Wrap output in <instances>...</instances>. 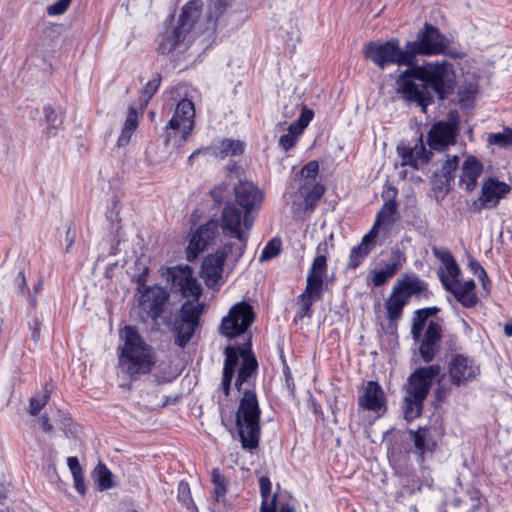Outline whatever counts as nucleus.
Returning <instances> with one entry per match:
<instances>
[{"label": "nucleus", "instance_id": "nucleus-27", "mask_svg": "<svg viewBox=\"0 0 512 512\" xmlns=\"http://www.w3.org/2000/svg\"><path fill=\"white\" fill-rule=\"evenodd\" d=\"M385 403V394L381 386L375 381H369L359 397V405L367 410L380 411L385 407Z\"/></svg>", "mask_w": 512, "mask_h": 512}, {"label": "nucleus", "instance_id": "nucleus-8", "mask_svg": "<svg viewBox=\"0 0 512 512\" xmlns=\"http://www.w3.org/2000/svg\"><path fill=\"white\" fill-rule=\"evenodd\" d=\"M197 14L195 3L184 6L177 25L167 28L158 39V52L169 54L176 49L186 47Z\"/></svg>", "mask_w": 512, "mask_h": 512}, {"label": "nucleus", "instance_id": "nucleus-28", "mask_svg": "<svg viewBox=\"0 0 512 512\" xmlns=\"http://www.w3.org/2000/svg\"><path fill=\"white\" fill-rule=\"evenodd\" d=\"M397 152L402 158L404 165H410L415 169H419L424 164H426L429 161L431 155V153L426 150L421 139L420 142L412 148L398 146Z\"/></svg>", "mask_w": 512, "mask_h": 512}, {"label": "nucleus", "instance_id": "nucleus-59", "mask_svg": "<svg viewBox=\"0 0 512 512\" xmlns=\"http://www.w3.org/2000/svg\"><path fill=\"white\" fill-rule=\"evenodd\" d=\"M449 55L453 58H462L463 57V53H457V52H449Z\"/></svg>", "mask_w": 512, "mask_h": 512}, {"label": "nucleus", "instance_id": "nucleus-24", "mask_svg": "<svg viewBox=\"0 0 512 512\" xmlns=\"http://www.w3.org/2000/svg\"><path fill=\"white\" fill-rule=\"evenodd\" d=\"M434 255L443 264L438 269V275L443 286L448 290L459 282L460 268L450 251L446 249H434Z\"/></svg>", "mask_w": 512, "mask_h": 512}, {"label": "nucleus", "instance_id": "nucleus-1", "mask_svg": "<svg viewBox=\"0 0 512 512\" xmlns=\"http://www.w3.org/2000/svg\"><path fill=\"white\" fill-rule=\"evenodd\" d=\"M396 79V91L407 101L418 103L426 112L430 102L427 87L432 88L440 98L452 89L454 73L448 61L428 62L408 66Z\"/></svg>", "mask_w": 512, "mask_h": 512}, {"label": "nucleus", "instance_id": "nucleus-57", "mask_svg": "<svg viewBox=\"0 0 512 512\" xmlns=\"http://www.w3.org/2000/svg\"><path fill=\"white\" fill-rule=\"evenodd\" d=\"M504 334L508 337H512V322H509L504 326Z\"/></svg>", "mask_w": 512, "mask_h": 512}, {"label": "nucleus", "instance_id": "nucleus-16", "mask_svg": "<svg viewBox=\"0 0 512 512\" xmlns=\"http://www.w3.org/2000/svg\"><path fill=\"white\" fill-rule=\"evenodd\" d=\"M332 244L325 240L317 246V256L314 258L307 275L306 290L307 293L322 296L324 277L327 272V256Z\"/></svg>", "mask_w": 512, "mask_h": 512}, {"label": "nucleus", "instance_id": "nucleus-56", "mask_svg": "<svg viewBox=\"0 0 512 512\" xmlns=\"http://www.w3.org/2000/svg\"><path fill=\"white\" fill-rule=\"evenodd\" d=\"M41 427L46 432L52 431V425L49 423V419L46 416H42L40 418Z\"/></svg>", "mask_w": 512, "mask_h": 512}, {"label": "nucleus", "instance_id": "nucleus-18", "mask_svg": "<svg viewBox=\"0 0 512 512\" xmlns=\"http://www.w3.org/2000/svg\"><path fill=\"white\" fill-rule=\"evenodd\" d=\"M479 373V366L468 356L453 354L448 361V374L453 385L460 386L473 381Z\"/></svg>", "mask_w": 512, "mask_h": 512}, {"label": "nucleus", "instance_id": "nucleus-3", "mask_svg": "<svg viewBox=\"0 0 512 512\" xmlns=\"http://www.w3.org/2000/svg\"><path fill=\"white\" fill-rule=\"evenodd\" d=\"M122 346L118 357L119 369L132 379L152 371L155 363V353L140 336L134 326L127 325L119 332Z\"/></svg>", "mask_w": 512, "mask_h": 512}, {"label": "nucleus", "instance_id": "nucleus-25", "mask_svg": "<svg viewBox=\"0 0 512 512\" xmlns=\"http://www.w3.org/2000/svg\"><path fill=\"white\" fill-rule=\"evenodd\" d=\"M482 171L483 165L481 162L474 156H468L461 166L459 186L467 193L473 192L477 187L478 178Z\"/></svg>", "mask_w": 512, "mask_h": 512}, {"label": "nucleus", "instance_id": "nucleus-58", "mask_svg": "<svg viewBox=\"0 0 512 512\" xmlns=\"http://www.w3.org/2000/svg\"><path fill=\"white\" fill-rule=\"evenodd\" d=\"M6 496V488L3 484H0V500Z\"/></svg>", "mask_w": 512, "mask_h": 512}, {"label": "nucleus", "instance_id": "nucleus-38", "mask_svg": "<svg viewBox=\"0 0 512 512\" xmlns=\"http://www.w3.org/2000/svg\"><path fill=\"white\" fill-rule=\"evenodd\" d=\"M211 481L213 484V492L215 499L218 502H225V496L227 493V480L220 473L219 469H213L211 472Z\"/></svg>", "mask_w": 512, "mask_h": 512}, {"label": "nucleus", "instance_id": "nucleus-5", "mask_svg": "<svg viewBox=\"0 0 512 512\" xmlns=\"http://www.w3.org/2000/svg\"><path fill=\"white\" fill-rule=\"evenodd\" d=\"M441 366L438 364L416 369L408 378L405 386L403 403L404 418L412 421L422 412L423 402L426 399L434 379L440 375Z\"/></svg>", "mask_w": 512, "mask_h": 512}, {"label": "nucleus", "instance_id": "nucleus-43", "mask_svg": "<svg viewBox=\"0 0 512 512\" xmlns=\"http://www.w3.org/2000/svg\"><path fill=\"white\" fill-rule=\"evenodd\" d=\"M71 2L72 0H58L47 7V14L49 16H60L68 10Z\"/></svg>", "mask_w": 512, "mask_h": 512}, {"label": "nucleus", "instance_id": "nucleus-45", "mask_svg": "<svg viewBox=\"0 0 512 512\" xmlns=\"http://www.w3.org/2000/svg\"><path fill=\"white\" fill-rule=\"evenodd\" d=\"M49 398V394L46 391L41 397H35L30 400V408L29 412L32 415H36L40 412V410L44 407V405L47 403V400Z\"/></svg>", "mask_w": 512, "mask_h": 512}, {"label": "nucleus", "instance_id": "nucleus-12", "mask_svg": "<svg viewBox=\"0 0 512 512\" xmlns=\"http://www.w3.org/2000/svg\"><path fill=\"white\" fill-rule=\"evenodd\" d=\"M203 308V304L196 300H187L182 304L173 324L175 343L179 347H185L192 339L199 326Z\"/></svg>", "mask_w": 512, "mask_h": 512}, {"label": "nucleus", "instance_id": "nucleus-39", "mask_svg": "<svg viewBox=\"0 0 512 512\" xmlns=\"http://www.w3.org/2000/svg\"><path fill=\"white\" fill-rule=\"evenodd\" d=\"M487 141L490 145L507 147L512 144V129L505 128L502 132L491 133L488 135Z\"/></svg>", "mask_w": 512, "mask_h": 512}, {"label": "nucleus", "instance_id": "nucleus-20", "mask_svg": "<svg viewBox=\"0 0 512 512\" xmlns=\"http://www.w3.org/2000/svg\"><path fill=\"white\" fill-rule=\"evenodd\" d=\"M457 130V123L452 118L448 122L440 121L433 124L427 137L429 147L436 151L445 150L455 143Z\"/></svg>", "mask_w": 512, "mask_h": 512}, {"label": "nucleus", "instance_id": "nucleus-41", "mask_svg": "<svg viewBox=\"0 0 512 512\" xmlns=\"http://www.w3.org/2000/svg\"><path fill=\"white\" fill-rule=\"evenodd\" d=\"M320 298H321V296H316V294L307 293V290L305 289L304 292L300 295V300H301V309L299 312L300 315L302 317L309 316L313 302Z\"/></svg>", "mask_w": 512, "mask_h": 512}, {"label": "nucleus", "instance_id": "nucleus-32", "mask_svg": "<svg viewBox=\"0 0 512 512\" xmlns=\"http://www.w3.org/2000/svg\"><path fill=\"white\" fill-rule=\"evenodd\" d=\"M413 437L415 449L423 460L426 453H432L436 448V441L433 439L430 429L420 428L416 431L410 430Z\"/></svg>", "mask_w": 512, "mask_h": 512}, {"label": "nucleus", "instance_id": "nucleus-29", "mask_svg": "<svg viewBox=\"0 0 512 512\" xmlns=\"http://www.w3.org/2000/svg\"><path fill=\"white\" fill-rule=\"evenodd\" d=\"M376 238L377 236L374 230H369V232L363 236L361 243L353 247L350 252L347 262L348 268L355 269L363 262L374 249Z\"/></svg>", "mask_w": 512, "mask_h": 512}, {"label": "nucleus", "instance_id": "nucleus-60", "mask_svg": "<svg viewBox=\"0 0 512 512\" xmlns=\"http://www.w3.org/2000/svg\"><path fill=\"white\" fill-rule=\"evenodd\" d=\"M32 337L35 341H37L40 337V334H39V330L38 329H34L33 333H32Z\"/></svg>", "mask_w": 512, "mask_h": 512}, {"label": "nucleus", "instance_id": "nucleus-44", "mask_svg": "<svg viewBox=\"0 0 512 512\" xmlns=\"http://www.w3.org/2000/svg\"><path fill=\"white\" fill-rule=\"evenodd\" d=\"M179 499L185 503L190 512H197V508L190 498V489L188 484L181 483L179 486Z\"/></svg>", "mask_w": 512, "mask_h": 512}, {"label": "nucleus", "instance_id": "nucleus-37", "mask_svg": "<svg viewBox=\"0 0 512 512\" xmlns=\"http://www.w3.org/2000/svg\"><path fill=\"white\" fill-rule=\"evenodd\" d=\"M92 478L100 491L114 487L113 474L103 463H99L95 467Z\"/></svg>", "mask_w": 512, "mask_h": 512}, {"label": "nucleus", "instance_id": "nucleus-30", "mask_svg": "<svg viewBox=\"0 0 512 512\" xmlns=\"http://www.w3.org/2000/svg\"><path fill=\"white\" fill-rule=\"evenodd\" d=\"M401 296L408 302L409 298L424 292L426 284L415 275H405L393 285Z\"/></svg>", "mask_w": 512, "mask_h": 512}, {"label": "nucleus", "instance_id": "nucleus-46", "mask_svg": "<svg viewBox=\"0 0 512 512\" xmlns=\"http://www.w3.org/2000/svg\"><path fill=\"white\" fill-rule=\"evenodd\" d=\"M470 268L475 275L482 281L483 288L485 290H489V280L487 278V273L484 268L476 261L470 262Z\"/></svg>", "mask_w": 512, "mask_h": 512}, {"label": "nucleus", "instance_id": "nucleus-19", "mask_svg": "<svg viewBox=\"0 0 512 512\" xmlns=\"http://www.w3.org/2000/svg\"><path fill=\"white\" fill-rule=\"evenodd\" d=\"M169 299L166 289L159 286L145 288L139 298V306L143 313L156 320L163 312V308Z\"/></svg>", "mask_w": 512, "mask_h": 512}, {"label": "nucleus", "instance_id": "nucleus-13", "mask_svg": "<svg viewBox=\"0 0 512 512\" xmlns=\"http://www.w3.org/2000/svg\"><path fill=\"white\" fill-rule=\"evenodd\" d=\"M235 249L233 244H226L218 249L215 253L206 256L202 262L200 277L209 288H217L221 286L224 279V265L225 261L235 264L234 261Z\"/></svg>", "mask_w": 512, "mask_h": 512}, {"label": "nucleus", "instance_id": "nucleus-52", "mask_svg": "<svg viewBox=\"0 0 512 512\" xmlns=\"http://www.w3.org/2000/svg\"><path fill=\"white\" fill-rule=\"evenodd\" d=\"M73 480H74V487L77 490V492L80 493L81 495H85L86 485H85V481H84V475L81 474V475L73 476Z\"/></svg>", "mask_w": 512, "mask_h": 512}, {"label": "nucleus", "instance_id": "nucleus-17", "mask_svg": "<svg viewBox=\"0 0 512 512\" xmlns=\"http://www.w3.org/2000/svg\"><path fill=\"white\" fill-rule=\"evenodd\" d=\"M167 277L175 287L179 288L184 297H191V300L200 302L202 288L190 266L170 267L167 269Z\"/></svg>", "mask_w": 512, "mask_h": 512}, {"label": "nucleus", "instance_id": "nucleus-48", "mask_svg": "<svg viewBox=\"0 0 512 512\" xmlns=\"http://www.w3.org/2000/svg\"><path fill=\"white\" fill-rule=\"evenodd\" d=\"M47 122L49 124V133L52 135H56L58 129L60 128L62 122L58 115L54 111H50L46 115Z\"/></svg>", "mask_w": 512, "mask_h": 512}, {"label": "nucleus", "instance_id": "nucleus-14", "mask_svg": "<svg viewBox=\"0 0 512 512\" xmlns=\"http://www.w3.org/2000/svg\"><path fill=\"white\" fill-rule=\"evenodd\" d=\"M255 314L250 304L239 302L234 304L228 314L221 320L219 333L229 339L245 333L252 322Z\"/></svg>", "mask_w": 512, "mask_h": 512}, {"label": "nucleus", "instance_id": "nucleus-22", "mask_svg": "<svg viewBox=\"0 0 512 512\" xmlns=\"http://www.w3.org/2000/svg\"><path fill=\"white\" fill-rule=\"evenodd\" d=\"M324 192L325 188L323 185L304 182L298 191L299 197L303 198V201H294L291 206L293 216L298 218L306 211L313 210Z\"/></svg>", "mask_w": 512, "mask_h": 512}, {"label": "nucleus", "instance_id": "nucleus-7", "mask_svg": "<svg viewBox=\"0 0 512 512\" xmlns=\"http://www.w3.org/2000/svg\"><path fill=\"white\" fill-rule=\"evenodd\" d=\"M431 308L415 311L411 334L415 341H420L419 353L425 362H430L438 351L441 339V326L429 318L433 315Z\"/></svg>", "mask_w": 512, "mask_h": 512}, {"label": "nucleus", "instance_id": "nucleus-47", "mask_svg": "<svg viewBox=\"0 0 512 512\" xmlns=\"http://www.w3.org/2000/svg\"><path fill=\"white\" fill-rule=\"evenodd\" d=\"M458 156L449 157L442 166V172L446 178H452V174L458 167Z\"/></svg>", "mask_w": 512, "mask_h": 512}, {"label": "nucleus", "instance_id": "nucleus-21", "mask_svg": "<svg viewBox=\"0 0 512 512\" xmlns=\"http://www.w3.org/2000/svg\"><path fill=\"white\" fill-rule=\"evenodd\" d=\"M218 233V224L215 221H209L197 228L191 235L187 247L188 260H194L198 254L204 251L216 238Z\"/></svg>", "mask_w": 512, "mask_h": 512}, {"label": "nucleus", "instance_id": "nucleus-49", "mask_svg": "<svg viewBox=\"0 0 512 512\" xmlns=\"http://www.w3.org/2000/svg\"><path fill=\"white\" fill-rule=\"evenodd\" d=\"M67 465L72 476H77L83 474V470L80 466V463L76 457H68Z\"/></svg>", "mask_w": 512, "mask_h": 512}, {"label": "nucleus", "instance_id": "nucleus-9", "mask_svg": "<svg viewBox=\"0 0 512 512\" xmlns=\"http://www.w3.org/2000/svg\"><path fill=\"white\" fill-rule=\"evenodd\" d=\"M364 56L381 69H385L392 64L412 66L407 45L405 44L404 48H402L397 38H392L385 42H368L365 45Z\"/></svg>", "mask_w": 512, "mask_h": 512}, {"label": "nucleus", "instance_id": "nucleus-15", "mask_svg": "<svg viewBox=\"0 0 512 512\" xmlns=\"http://www.w3.org/2000/svg\"><path fill=\"white\" fill-rule=\"evenodd\" d=\"M510 190V186L505 182L491 177L487 178L482 183L480 195L472 201L470 208L474 212L493 209Z\"/></svg>", "mask_w": 512, "mask_h": 512}, {"label": "nucleus", "instance_id": "nucleus-23", "mask_svg": "<svg viewBox=\"0 0 512 512\" xmlns=\"http://www.w3.org/2000/svg\"><path fill=\"white\" fill-rule=\"evenodd\" d=\"M404 262V254L399 249L393 250L389 261L383 267L371 271L368 283L375 287L385 284L401 269Z\"/></svg>", "mask_w": 512, "mask_h": 512}, {"label": "nucleus", "instance_id": "nucleus-31", "mask_svg": "<svg viewBox=\"0 0 512 512\" xmlns=\"http://www.w3.org/2000/svg\"><path fill=\"white\" fill-rule=\"evenodd\" d=\"M448 291H450L464 307L471 308L478 302L473 280L465 282L459 281L453 287H450Z\"/></svg>", "mask_w": 512, "mask_h": 512}, {"label": "nucleus", "instance_id": "nucleus-4", "mask_svg": "<svg viewBox=\"0 0 512 512\" xmlns=\"http://www.w3.org/2000/svg\"><path fill=\"white\" fill-rule=\"evenodd\" d=\"M260 407L256 393L245 389L239 400L238 408L234 415L224 410L221 411L222 423L238 433L244 449H255L260 438Z\"/></svg>", "mask_w": 512, "mask_h": 512}, {"label": "nucleus", "instance_id": "nucleus-50", "mask_svg": "<svg viewBox=\"0 0 512 512\" xmlns=\"http://www.w3.org/2000/svg\"><path fill=\"white\" fill-rule=\"evenodd\" d=\"M313 117H314L313 110L304 106V107H302L301 115L298 118V121L306 128L308 126V124L310 123V121L313 119Z\"/></svg>", "mask_w": 512, "mask_h": 512}, {"label": "nucleus", "instance_id": "nucleus-40", "mask_svg": "<svg viewBox=\"0 0 512 512\" xmlns=\"http://www.w3.org/2000/svg\"><path fill=\"white\" fill-rule=\"evenodd\" d=\"M280 250H281V242L276 239L270 240L267 243V245L265 246V248L262 250V252L259 256V261L265 262V261H268V260L276 257L280 253Z\"/></svg>", "mask_w": 512, "mask_h": 512}, {"label": "nucleus", "instance_id": "nucleus-51", "mask_svg": "<svg viewBox=\"0 0 512 512\" xmlns=\"http://www.w3.org/2000/svg\"><path fill=\"white\" fill-rule=\"evenodd\" d=\"M295 142L296 138L293 135H290L289 133L282 135L279 139V145L285 151L291 149L294 146Z\"/></svg>", "mask_w": 512, "mask_h": 512}, {"label": "nucleus", "instance_id": "nucleus-55", "mask_svg": "<svg viewBox=\"0 0 512 512\" xmlns=\"http://www.w3.org/2000/svg\"><path fill=\"white\" fill-rule=\"evenodd\" d=\"M74 240H75V234L71 232L70 228H68L66 231V242H67L66 252L70 251L72 245L74 244Z\"/></svg>", "mask_w": 512, "mask_h": 512}, {"label": "nucleus", "instance_id": "nucleus-35", "mask_svg": "<svg viewBox=\"0 0 512 512\" xmlns=\"http://www.w3.org/2000/svg\"><path fill=\"white\" fill-rule=\"evenodd\" d=\"M244 150V144L239 140L225 139L211 147V153L219 158L239 155Z\"/></svg>", "mask_w": 512, "mask_h": 512}, {"label": "nucleus", "instance_id": "nucleus-11", "mask_svg": "<svg viewBox=\"0 0 512 512\" xmlns=\"http://www.w3.org/2000/svg\"><path fill=\"white\" fill-rule=\"evenodd\" d=\"M449 44V40L436 27L427 23L417 33L415 40L406 43L412 65L416 63L418 55L435 56L443 54Z\"/></svg>", "mask_w": 512, "mask_h": 512}, {"label": "nucleus", "instance_id": "nucleus-36", "mask_svg": "<svg viewBox=\"0 0 512 512\" xmlns=\"http://www.w3.org/2000/svg\"><path fill=\"white\" fill-rule=\"evenodd\" d=\"M396 212V203L395 201H387L382 206L381 210L378 212L376 220L370 230L375 231V235H378L379 228L382 225H391L394 221V214Z\"/></svg>", "mask_w": 512, "mask_h": 512}, {"label": "nucleus", "instance_id": "nucleus-26", "mask_svg": "<svg viewBox=\"0 0 512 512\" xmlns=\"http://www.w3.org/2000/svg\"><path fill=\"white\" fill-rule=\"evenodd\" d=\"M259 486L262 497L260 512H293L288 503L280 501L271 493L272 484L268 477H260Z\"/></svg>", "mask_w": 512, "mask_h": 512}, {"label": "nucleus", "instance_id": "nucleus-6", "mask_svg": "<svg viewBox=\"0 0 512 512\" xmlns=\"http://www.w3.org/2000/svg\"><path fill=\"white\" fill-rule=\"evenodd\" d=\"M257 361L248 347L228 346L225 349L222 390L225 396L229 394L232 378L237 372L235 387L240 390L256 372Z\"/></svg>", "mask_w": 512, "mask_h": 512}, {"label": "nucleus", "instance_id": "nucleus-53", "mask_svg": "<svg viewBox=\"0 0 512 512\" xmlns=\"http://www.w3.org/2000/svg\"><path fill=\"white\" fill-rule=\"evenodd\" d=\"M305 127L297 120L291 123L288 127L290 135H293L296 139L304 131Z\"/></svg>", "mask_w": 512, "mask_h": 512}, {"label": "nucleus", "instance_id": "nucleus-2", "mask_svg": "<svg viewBox=\"0 0 512 512\" xmlns=\"http://www.w3.org/2000/svg\"><path fill=\"white\" fill-rule=\"evenodd\" d=\"M263 199L262 192L251 182H240L235 187V201L228 202L221 214V228L225 235L236 238L233 245L234 261H238L246 247L249 231L254 224V213Z\"/></svg>", "mask_w": 512, "mask_h": 512}, {"label": "nucleus", "instance_id": "nucleus-34", "mask_svg": "<svg viewBox=\"0 0 512 512\" xmlns=\"http://www.w3.org/2000/svg\"><path fill=\"white\" fill-rule=\"evenodd\" d=\"M406 304L407 301L393 286L390 295L384 303L387 319L391 322H396L399 320L402 316V312Z\"/></svg>", "mask_w": 512, "mask_h": 512}, {"label": "nucleus", "instance_id": "nucleus-10", "mask_svg": "<svg viewBox=\"0 0 512 512\" xmlns=\"http://www.w3.org/2000/svg\"><path fill=\"white\" fill-rule=\"evenodd\" d=\"M195 108L192 101L181 100L173 117L165 129V142L173 146H181L191 135L194 128Z\"/></svg>", "mask_w": 512, "mask_h": 512}, {"label": "nucleus", "instance_id": "nucleus-42", "mask_svg": "<svg viewBox=\"0 0 512 512\" xmlns=\"http://www.w3.org/2000/svg\"><path fill=\"white\" fill-rule=\"evenodd\" d=\"M319 172V165L317 161H310L302 167L300 174L305 179V182L313 183Z\"/></svg>", "mask_w": 512, "mask_h": 512}, {"label": "nucleus", "instance_id": "nucleus-33", "mask_svg": "<svg viewBox=\"0 0 512 512\" xmlns=\"http://www.w3.org/2000/svg\"><path fill=\"white\" fill-rule=\"evenodd\" d=\"M138 127V114L134 107H129L126 118L121 128V133L117 139L116 145L118 147L127 146L133 134Z\"/></svg>", "mask_w": 512, "mask_h": 512}, {"label": "nucleus", "instance_id": "nucleus-54", "mask_svg": "<svg viewBox=\"0 0 512 512\" xmlns=\"http://www.w3.org/2000/svg\"><path fill=\"white\" fill-rule=\"evenodd\" d=\"M157 88H158V84L156 82L151 81V82L147 83L144 93H145V95H148V99L151 98V96L155 93Z\"/></svg>", "mask_w": 512, "mask_h": 512}]
</instances>
